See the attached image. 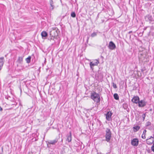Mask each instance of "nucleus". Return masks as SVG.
Listing matches in <instances>:
<instances>
[{
    "label": "nucleus",
    "instance_id": "1",
    "mask_svg": "<svg viewBox=\"0 0 154 154\" xmlns=\"http://www.w3.org/2000/svg\"><path fill=\"white\" fill-rule=\"evenodd\" d=\"M91 99L97 103H99L100 101L99 94L95 92H93L91 94Z\"/></svg>",
    "mask_w": 154,
    "mask_h": 154
},
{
    "label": "nucleus",
    "instance_id": "2",
    "mask_svg": "<svg viewBox=\"0 0 154 154\" xmlns=\"http://www.w3.org/2000/svg\"><path fill=\"white\" fill-rule=\"evenodd\" d=\"M112 133L109 129L107 128L106 130V140L107 142L109 141L111 137Z\"/></svg>",
    "mask_w": 154,
    "mask_h": 154
},
{
    "label": "nucleus",
    "instance_id": "3",
    "mask_svg": "<svg viewBox=\"0 0 154 154\" xmlns=\"http://www.w3.org/2000/svg\"><path fill=\"white\" fill-rule=\"evenodd\" d=\"M108 47L109 49L112 50L115 49L116 47L115 44L112 41L109 42Z\"/></svg>",
    "mask_w": 154,
    "mask_h": 154
},
{
    "label": "nucleus",
    "instance_id": "4",
    "mask_svg": "<svg viewBox=\"0 0 154 154\" xmlns=\"http://www.w3.org/2000/svg\"><path fill=\"white\" fill-rule=\"evenodd\" d=\"M147 102L145 100H140L138 103V106L139 107H143L146 104Z\"/></svg>",
    "mask_w": 154,
    "mask_h": 154
},
{
    "label": "nucleus",
    "instance_id": "5",
    "mask_svg": "<svg viewBox=\"0 0 154 154\" xmlns=\"http://www.w3.org/2000/svg\"><path fill=\"white\" fill-rule=\"evenodd\" d=\"M145 19L146 21L151 22L153 21V19L152 16L149 14H148L146 15L145 17Z\"/></svg>",
    "mask_w": 154,
    "mask_h": 154
},
{
    "label": "nucleus",
    "instance_id": "6",
    "mask_svg": "<svg viewBox=\"0 0 154 154\" xmlns=\"http://www.w3.org/2000/svg\"><path fill=\"white\" fill-rule=\"evenodd\" d=\"M131 144L135 146H137L138 144L139 141L137 138L134 139L131 141Z\"/></svg>",
    "mask_w": 154,
    "mask_h": 154
},
{
    "label": "nucleus",
    "instance_id": "7",
    "mask_svg": "<svg viewBox=\"0 0 154 154\" xmlns=\"http://www.w3.org/2000/svg\"><path fill=\"white\" fill-rule=\"evenodd\" d=\"M99 62L97 60H96V61L95 62L93 63L92 62H91L90 63L91 68L92 70H93V66H97L98 63H99Z\"/></svg>",
    "mask_w": 154,
    "mask_h": 154
},
{
    "label": "nucleus",
    "instance_id": "8",
    "mask_svg": "<svg viewBox=\"0 0 154 154\" xmlns=\"http://www.w3.org/2000/svg\"><path fill=\"white\" fill-rule=\"evenodd\" d=\"M131 100L133 103H138L140 101L139 97L137 96H134Z\"/></svg>",
    "mask_w": 154,
    "mask_h": 154
},
{
    "label": "nucleus",
    "instance_id": "9",
    "mask_svg": "<svg viewBox=\"0 0 154 154\" xmlns=\"http://www.w3.org/2000/svg\"><path fill=\"white\" fill-rule=\"evenodd\" d=\"M4 57H0V70L1 69L4 63Z\"/></svg>",
    "mask_w": 154,
    "mask_h": 154
},
{
    "label": "nucleus",
    "instance_id": "10",
    "mask_svg": "<svg viewBox=\"0 0 154 154\" xmlns=\"http://www.w3.org/2000/svg\"><path fill=\"white\" fill-rule=\"evenodd\" d=\"M58 140V139L56 138L55 140H50L48 142V143L49 144L54 145L57 143Z\"/></svg>",
    "mask_w": 154,
    "mask_h": 154
},
{
    "label": "nucleus",
    "instance_id": "11",
    "mask_svg": "<svg viewBox=\"0 0 154 154\" xmlns=\"http://www.w3.org/2000/svg\"><path fill=\"white\" fill-rule=\"evenodd\" d=\"M112 115V113L110 111H109L107 112L106 114V119L108 120L109 121L110 119H111V116Z\"/></svg>",
    "mask_w": 154,
    "mask_h": 154
},
{
    "label": "nucleus",
    "instance_id": "12",
    "mask_svg": "<svg viewBox=\"0 0 154 154\" xmlns=\"http://www.w3.org/2000/svg\"><path fill=\"white\" fill-rule=\"evenodd\" d=\"M49 3L50 6V9L51 10H52L54 9L55 7L54 5H53L54 2L52 0H50Z\"/></svg>",
    "mask_w": 154,
    "mask_h": 154
},
{
    "label": "nucleus",
    "instance_id": "13",
    "mask_svg": "<svg viewBox=\"0 0 154 154\" xmlns=\"http://www.w3.org/2000/svg\"><path fill=\"white\" fill-rule=\"evenodd\" d=\"M54 30H53L50 32V35L51 37L50 38H49L48 39H50L51 41V40H53L55 36L52 35V33H54Z\"/></svg>",
    "mask_w": 154,
    "mask_h": 154
},
{
    "label": "nucleus",
    "instance_id": "14",
    "mask_svg": "<svg viewBox=\"0 0 154 154\" xmlns=\"http://www.w3.org/2000/svg\"><path fill=\"white\" fill-rule=\"evenodd\" d=\"M146 141L147 143L149 145H150L152 143L153 144V143H154L153 139L149 140V139H147L146 140Z\"/></svg>",
    "mask_w": 154,
    "mask_h": 154
},
{
    "label": "nucleus",
    "instance_id": "15",
    "mask_svg": "<svg viewBox=\"0 0 154 154\" xmlns=\"http://www.w3.org/2000/svg\"><path fill=\"white\" fill-rule=\"evenodd\" d=\"M67 138L66 140L68 141L69 142H71L72 140L71 134V132L70 133L69 135H67Z\"/></svg>",
    "mask_w": 154,
    "mask_h": 154
},
{
    "label": "nucleus",
    "instance_id": "16",
    "mask_svg": "<svg viewBox=\"0 0 154 154\" xmlns=\"http://www.w3.org/2000/svg\"><path fill=\"white\" fill-rule=\"evenodd\" d=\"M41 35L43 38V37H45L48 35V33L45 31H43L41 33Z\"/></svg>",
    "mask_w": 154,
    "mask_h": 154
},
{
    "label": "nucleus",
    "instance_id": "17",
    "mask_svg": "<svg viewBox=\"0 0 154 154\" xmlns=\"http://www.w3.org/2000/svg\"><path fill=\"white\" fill-rule=\"evenodd\" d=\"M140 128V127L139 126H136L134 127H133V128L134 129V132L137 131L139 130Z\"/></svg>",
    "mask_w": 154,
    "mask_h": 154
},
{
    "label": "nucleus",
    "instance_id": "18",
    "mask_svg": "<svg viewBox=\"0 0 154 154\" xmlns=\"http://www.w3.org/2000/svg\"><path fill=\"white\" fill-rule=\"evenodd\" d=\"M23 57H19L18 60H17V62L19 63H21L23 61Z\"/></svg>",
    "mask_w": 154,
    "mask_h": 154
},
{
    "label": "nucleus",
    "instance_id": "19",
    "mask_svg": "<svg viewBox=\"0 0 154 154\" xmlns=\"http://www.w3.org/2000/svg\"><path fill=\"white\" fill-rule=\"evenodd\" d=\"M31 57L29 56L27 58H26V61L27 63H29L30 62Z\"/></svg>",
    "mask_w": 154,
    "mask_h": 154
},
{
    "label": "nucleus",
    "instance_id": "20",
    "mask_svg": "<svg viewBox=\"0 0 154 154\" xmlns=\"http://www.w3.org/2000/svg\"><path fill=\"white\" fill-rule=\"evenodd\" d=\"M113 96L114 99L116 100H118L119 99V96L117 94H114Z\"/></svg>",
    "mask_w": 154,
    "mask_h": 154
},
{
    "label": "nucleus",
    "instance_id": "21",
    "mask_svg": "<svg viewBox=\"0 0 154 154\" xmlns=\"http://www.w3.org/2000/svg\"><path fill=\"white\" fill-rule=\"evenodd\" d=\"M98 78L99 79H102L103 78V76L102 74H99V75H98Z\"/></svg>",
    "mask_w": 154,
    "mask_h": 154
},
{
    "label": "nucleus",
    "instance_id": "22",
    "mask_svg": "<svg viewBox=\"0 0 154 154\" xmlns=\"http://www.w3.org/2000/svg\"><path fill=\"white\" fill-rule=\"evenodd\" d=\"M151 124V123L150 122H147L146 123L145 126L146 127H148V126H150Z\"/></svg>",
    "mask_w": 154,
    "mask_h": 154
},
{
    "label": "nucleus",
    "instance_id": "23",
    "mask_svg": "<svg viewBox=\"0 0 154 154\" xmlns=\"http://www.w3.org/2000/svg\"><path fill=\"white\" fill-rule=\"evenodd\" d=\"M71 16L73 18L75 17H76V14L74 12H72L71 14Z\"/></svg>",
    "mask_w": 154,
    "mask_h": 154
},
{
    "label": "nucleus",
    "instance_id": "24",
    "mask_svg": "<svg viewBox=\"0 0 154 154\" xmlns=\"http://www.w3.org/2000/svg\"><path fill=\"white\" fill-rule=\"evenodd\" d=\"M97 35V33L95 32L93 33L91 35V37H93L96 36Z\"/></svg>",
    "mask_w": 154,
    "mask_h": 154
},
{
    "label": "nucleus",
    "instance_id": "25",
    "mask_svg": "<svg viewBox=\"0 0 154 154\" xmlns=\"http://www.w3.org/2000/svg\"><path fill=\"white\" fill-rule=\"evenodd\" d=\"M123 106L125 109H126L128 108V105L126 104H124L123 105Z\"/></svg>",
    "mask_w": 154,
    "mask_h": 154
},
{
    "label": "nucleus",
    "instance_id": "26",
    "mask_svg": "<svg viewBox=\"0 0 154 154\" xmlns=\"http://www.w3.org/2000/svg\"><path fill=\"white\" fill-rule=\"evenodd\" d=\"M151 150L154 152V143H153L152 146L151 147Z\"/></svg>",
    "mask_w": 154,
    "mask_h": 154
},
{
    "label": "nucleus",
    "instance_id": "27",
    "mask_svg": "<svg viewBox=\"0 0 154 154\" xmlns=\"http://www.w3.org/2000/svg\"><path fill=\"white\" fill-rule=\"evenodd\" d=\"M112 86H113V87L114 88H117V86H116V84H115L114 82H113L112 83Z\"/></svg>",
    "mask_w": 154,
    "mask_h": 154
},
{
    "label": "nucleus",
    "instance_id": "28",
    "mask_svg": "<svg viewBox=\"0 0 154 154\" xmlns=\"http://www.w3.org/2000/svg\"><path fill=\"white\" fill-rule=\"evenodd\" d=\"M146 117V114H143L142 115V117L143 119V121H144L145 119V118Z\"/></svg>",
    "mask_w": 154,
    "mask_h": 154
},
{
    "label": "nucleus",
    "instance_id": "29",
    "mask_svg": "<svg viewBox=\"0 0 154 154\" xmlns=\"http://www.w3.org/2000/svg\"><path fill=\"white\" fill-rule=\"evenodd\" d=\"M145 135V134H142L141 136L142 138L143 139H145L146 138Z\"/></svg>",
    "mask_w": 154,
    "mask_h": 154
},
{
    "label": "nucleus",
    "instance_id": "30",
    "mask_svg": "<svg viewBox=\"0 0 154 154\" xmlns=\"http://www.w3.org/2000/svg\"><path fill=\"white\" fill-rule=\"evenodd\" d=\"M146 130H144L143 131V133L142 134H144L146 135Z\"/></svg>",
    "mask_w": 154,
    "mask_h": 154
},
{
    "label": "nucleus",
    "instance_id": "31",
    "mask_svg": "<svg viewBox=\"0 0 154 154\" xmlns=\"http://www.w3.org/2000/svg\"><path fill=\"white\" fill-rule=\"evenodd\" d=\"M151 138H152L153 139H154V137H152V136H151L149 138H148V139H149V140H151Z\"/></svg>",
    "mask_w": 154,
    "mask_h": 154
},
{
    "label": "nucleus",
    "instance_id": "32",
    "mask_svg": "<svg viewBox=\"0 0 154 154\" xmlns=\"http://www.w3.org/2000/svg\"><path fill=\"white\" fill-rule=\"evenodd\" d=\"M2 108L0 106V111H2Z\"/></svg>",
    "mask_w": 154,
    "mask_h": 154
},
{
    "label": "nucleus",
    "instance_id": "33",
    "mask_svg": "<svg viewBox=\"0 0 154 154\" xmlns=\"http://www.w3.org/2000/svg\"><path fill=\"white\" fill-rule=\"evenodd\" d=\"M132 32V31H130L128 32V34H130Z\"/></svg>",
    "mask_w": 154,
    "mask_h": 154
},
{
    "label": "nucleus",
    "instance_id": "34",
    "mask_svg": "<svg viewBox=\"0 0 154 154\" xmlns=\"http://www.w3.org/2000/svg\"><path fill=\"white\" fill-rule=\"evenodd\" d=\"M146 29V27H145V28H144V30H145Z\"/></svg>",
    "mask_w": 154,
    "mask_h": 154
},
{
    "label": "nucleus",
    "instance_id": "35",
    "mask_svg": "<svg viewBox=\"0 0 154 154\" xmlns=\"http://www.w3.org/2000/svg\"><path fill=\"white\" fill-rule=\"evenodd\" d=\"M144 71V70L143 69H141L142 72H143Z\"/></svg>",
    "mask_w": 154,
    "mask_h": 154
},
{
    "label": "nucleus",
    "instance_id": "36",
    "mask_svg": "<svg viewBox=\"0 0 154 154\" xmlns=\"http://www.w3.org/2000/svg\"><path fill=\"white\" fill-rule=\"evenodd\" d=\"M148 128L149 129H151V128L149 127Z\"/></svg>",
    "mask_w": 154,
    "mask_h": 154
},
{
    "label": "nucleus",
    "instance_id": "37",
    "mask_svg": "<svg viewBox=\"0 0 154 154\" xmlns=\"http://www.w3.org/2000/svg\"><path fill=\"white\" fill-rule=\"evenodd\" d=\"M149 151H150V150H149V151H148V152H149Z\"/></svg>",
    "mask_w": 154,
    "mask_h": 154
},
{
    "label": "nucleus",
    "instance_id": "38",
    "mask_svg": "<svg viewBox=\"0 0 154 154\" xmlns=\"http://www.w3.org/2000/svg\"><path fill=\"white\" fill-rule=\"evenodd\" d=\"M36 140H37L35 139V141Z\"/></svg>",
    "mask_w": 154,
    "mask_h": 154
},
{
    "label": "nucleus",
    "instance_id": "39",
    "mask_svg": "<svg viewBox=\"0 0 154 154\" xmlns=\"http://www.w3.org/2000/svg\"><path fill=\"white\" fill-rule=\"evenodd\" d=\"M152 110V109H150V111H151Z\"/></svg>",
    "mask_w": 154,
    "mask_h": 154
},
{
    "label": "nucleus",
    "instance_id": "40",
    "mask_svg": "<svg viewBox=\"0 0 154 154\" xmlns=\"http://www.w3.org/2000/svg\"><path fill=\"white\" fill-rule=\"evenodd\" d=\"M60 2H61V0H60Z\"/></svg>",
    "mask_w": 154,
    "mask_h": 154
}]
</instances>
